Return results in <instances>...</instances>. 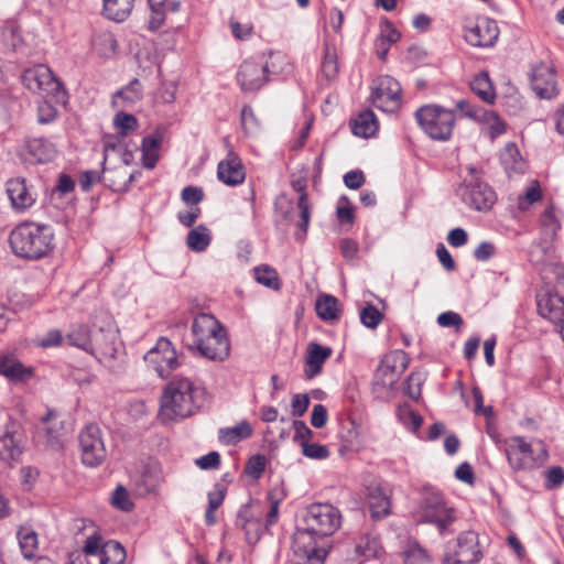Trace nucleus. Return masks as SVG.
Listing matches in <instances>:
<instances>
[{"instance_id": "obj_1", "label": "nucleus", "mask_w": 564, "mask_h": 564, "mask_svg": "<svg viewBox=\"0 0 564 564\" xmlns=\"http://www.w3.org/2000/svg\"><path fill=\"white\" fill-rule=\"evenodd\" d=\"M303 523L293 534L292 564H324V551L317 547V540L338 530L339 511L329 503H314L306 508Z\"/></svg>"}, {"instance_id": "obj_2", "label": "nucleus", "mask_w": 564, "mask_h": 564, "mask_svg": "<svg viewBox=\"0 0 564 564\" xmlns=\"http://www.w3.org/2000/svg\"><path fill=\"white\" fill-rule=\"evenodd\" d=\"M205 390L189 378L175 376L161 397L160 417L163 422L185 419L204 403Z\"/></svg>"}, {"instance_id": "obj_3", "label": "nucleus", "mask_w": 564, "mask_h": 564, "mask_svg": "<svg viewBox=\"0 0 564 564\" xmlns=\"http://www.w3.org/2000/svg\"><path fill=\"white\" fill-rule=\"evenodd\" d=\"M192 334L199 354L210 360L224 361L230 343L224 326L210 314L200 313L192 323Z\"/></svg>"}, {"instance_id": "obj_4", "label": "nucleus", "mask_w": 564, "mask_h": 564, "mask_svg": "<svg viewBox=\"0 0 564 564\" xmlns=\"http://www.w3.org/2000/svg\"><path fill=\"white\" fill-rule=\"evenodd\" d=\"M54 234L50 226L23 223L10 234L12 251L21 258L40 259L53 249Z\"/></svg>"}, {"instance_id": "obj_5", "label": "nucleus", "mask_w": 564, "mask_h": 564, "mask_svg": "<svg viewBox=\"0 0 564 564\" xmlns=\"http://www.w3.org/2000/svg\"><path fill=\"white\" fill-rule=\"evenodd\" d=\"M414 116L417 124L431 139L447 141L451 138L456 121L453 110L438 105H424Z\"/></svg>"}, {"instance_id": "obj_6", "label": "nucleus", "mask_w": 564, "mask_h": 564, "mask_svg": "<svg viewBox=\"0 0 564 564\" xmlns=\"http://www.w3.org/2000/svg\"><path fill=\"white\" fill-rule=\"evenodd\" d=\"M22 83L26 89L51 98L55 102H65L66 91L52 70L43 65H35L22 74Z\"/></svg>"}, {"instance_id": "obj_7", "label": "nucleus", "mask_w": 564, "mask_h": 564, "mask_svg": "<svg viewBox=\"0 0 564 564\" xmlns=\"http://www.w3.org/2000/svg\"><path fill=\"white\" fill-rule=\"evenodd\" d=\"M539 453L534 455V451L530 443H527L521 436H512L506 441V455L512 469L514 470H532L542 466L547 457V451L542 442Z\"/></svg>"}, {"instance_id": "obj_8", "label": "nucleus", "mask_w": 564, "mask_h": 564, "mask_svg": "<svg viewBox=\"0 0 564 564\" xmlns=\"http://www.w3.org/2000/svg\"><path fill=\"white\" fill-rule=\"evenodd\" d=\"M482 557L478 534L475 531H464L453 543H448L443 564H476Z\"/></svg>"}, {"instance_id": "obj_9", "label": "nucleus", "mask_w": 564, "mask_h": 564, "mask_svg": "<svg viewBox=\"0 0 564 564\" xmlns=\"http://www.w3.org/2000/svg\"><path fill=\"white\" fill-rule=\"evenodd\" d=\"M91 332V355L113 356L117 328L112 316L106 311H97L94 315Z\"/></svg>"}, {"instance_id": "obj_10", "label": "nucleus", "mask_w": 564, "mask_h": 564, "mask_svg": "<svg viewBox=\"0 0 564 564\" xmlns=\"http://www.w3.org/2000/svg\"><path fill=\"white\" fill-rule=\"evenodd\" d=\"M144 361L159 377L167 378L180 366V359L170 339L160 337L145 355Z\"/></svg>"}, {"instance_id": "obj_11", "label": "nucleus", "mask_w": 564, "mask_h": 564, "mask_svg": "<svg viewBox=\"0 0 564 564\" xmlns=\"http://www.w3.org/2000/svg\"><path fill=\"white\" fill-rule=\"evenodd\" d=\"M422 520L436 524L440 532L444 533L455 521L454 510L448 508L440 492L426 491L422 498Z\"/></svg>"}, {"instance_id": "obj_12", "label": "nucleus", "mask_w": 564, "mask_h": 564, "mask_svg": "<svg viewBox=\"0 0 564 564\" xmlns=\"http://www.w3.org/2000/svg\"><path fill=\"white\" fill-rule=\"evenodd\" d=\"M78 438L83 464L88 467L99 466L107 455L99 426L87 424L79 433Z\"/></svg>"}, {"instance_id": "obj_13", "label": "nucleus", "mask_w": 564, "mask_h": 564, "mask_svg": "<svg viewBox=\"0 0 564 564\" xmlns=\"http://www.w3.org/2000/svg\"><path fill=\"white\" fill-rule=\"evenodd\" d=\"M83 551L86 555H97L100 564H123L127 556L124 547L119 542L105 541L97 533L86 539Z\"/></svg>"}, {"instance_id": "obj_14", "label": "nucleus", "mask_w": 564, "mask_h": 564, "mask_svg": "<svg viewBox=\"0 0 564 564\" xmlns=\"http://www.w3.org/2000/svg\"><path fill=\"white\" fill-rule=\"evenodd\" d=\"M371 99L373 105L383 111L395 110L401 99L399 82L390 76L380 77L372 90Z\"/></svg>"}, {"instance_id": "obj_15", "label": "nucleus", "mask_w": 564, "mask_h": 564, "mask_svg": "<svg viewBox=\"0 0 564 564\" xmlns=\"http://www.w3.org/2000/svg\"><path fill=\"white\" fill-rule=\"evenodd\" d=\"M268 73L267 64L247 59L237 72V82L242 91H257L268 82Z\"/></svg>"}, {"instance_id": "obj_16", "label": "nucleus", "mask_w": 564, "mask_h": 564, "mask_svg": "<svg viewBox=\"0 0 564 564\" xmlns=\"http://www.w3.org/2000/svg\"><path fill=\"white\" fill-rule=\"evenodd\" d=\"M463 200L476 210H488L496 202L495 192L486 184L475 181L459 188Z\"/></svg>"}, {"instance_id": "obj_17", "label": "nucleus", "mask_w": 564, "mask_h": 564, "mask_svg": "<svg viewBox=\"0 0 564 564\" xmlns=\"http://www.w3.org/2000/svg\"><path fill=\"white\" fill-rule=\"evenodd\" d=\"M531 87L543 99H551L557 94L554 68L540 62L532 67L530 75Z\"/></svg>"}, {"instance_id": "obj_18", "label": "nucleus", "mask_w": 564, "mask_h": 564, "mask_svg": "<svg viewBox=\"0 0 564 564\" xmlns=\"http://www.w3.org/2000/svg\"><path fill=\"white\" fill-rule=\"evenodd\" d=\"M499 36V29L497 22L482 18L478 19L473 28L465 31L464 37L467 43L478 47L492 46Z\"/></svg>"}, {"instance_id": "obj_19", "label": "nucleus", "mask_w": 564, "mask_h": 564, "mask_svg": "<svg viewBox=\"0 0 564 564\" xmlns=\"http://www.w3.org/2000/svg\"><path fill=\"white\" fill-rule=\"evenodd\" d=\"M391 495L392 490L388 484L378 482L368 487L367 501L373 520H381L390 514Z\"/></svg>"}, {"instance_id": "obj_20", "label": "nucleus", "mask_w": 564, "mask_h": 564, "mask_svg": "<svg viewBox=\"0 0 564 564\" xmlns=\"http://www.w3.org/2000/svg\"><path fill=\"white\" fill-rule=\"evenodd\" d=\"M0 375L14 384H24L35 377V369L25 366L14 355H0Z\"/></svg>"}, {"instance_id": "obj_21", "label": "nucleus", "mask_w": 564, "mask_h": 564, "mask_svg": "<svg viewBox=\"0 0 564 564\" xmlns=\"http://www.w3.org/2000/svg\"><path fill=\"white\" fill-rule=\"evenodd\" d=\"M6 192L15 212L29 209L36 200L32 187L26 184L24 178H12L6 184Z\"/></svg>"}, {"instance_id": "obj_22", "label": "nucleus", "mask_w": 564, "mask_h": 564, "mask_svg": "<svg viewBox=\"0 0 564 564\" xmlns=\"http://www.w3.org/2000/svg\"><path fill=\"white\" fill-rule=\"evenodd\" d=\"M291 185L294 191L300 193L297 198L299 220L296 223L299 232L295 234V239L301 241L304 239L308 229L312 207L306 193V180L304 177L292 178Z\"/></svg>"}, {"instance_id": "obj_23", "label": "nucleus", "mask_w": 564, "mask_h": 564, "mask_svg": "<svg viewBox=\"0 0 564 564\" xmlns=\"http://www.w3.org/2000/svg\"><path fill=\"white\" fill-rule=\"evenodd\" d=\"M217 176L229 186H236L245 181V167L239 156L231 149L228 151L227 158L218 163Z\"/></svg>"}, {"instance_id": "obj_24", "label": "nucleus", "mask_w": 564, "mask_h": 564, "mask_svg": "<svg viewBox=\"0 0 564 564\" xmlns=\"http://www.w3.org/2000/svg\"><path fill=\"white\" fill-rule=\"evenodd\" d=\"M536 305L539 314L554 324L564 318V301L557 293L551 291L539 292Z\"/></svg>"}, {"instance_id": "obj_25", "label": "nucleus", "mask_w": 564, "mask_h": 564, "mask_svg": "<svg viewBox=\"0 0 564 564\" xmlns=\"http://www.w3.org/2000/svg\"><path fill=\"white\" fill-rule=\"evenodd\" d=\"M332 348L317 343H310L305 357L304 375L306 379H313L322 372L324 362L332 356Z\"/></svg>"}, {"instance_id": "obj_26", "label": "nucleus", "mask_w": 564, "mask_h": 564, "mask_svg": "<svg viewBox=\"0 0 564 564\" xmlns=\"http://www.w3.org/2000/svg\"><path fill=\"white\" fill-rule=\"evenodd\" d=\"M164 132V127H158L152 134L144 137L142 140V164L148 170L154 169L159 161V149L163 141Z\"/></svg>"}, {"instance_id": "obj_27", "label": "nucleus", "mask_w": 564, "mask_h": 564, "mask_svg": "<svg viewBox=\"0 0 564 564\" xmlns=\"http://www.w3.org/2000/svg\"><path fill=\"white\" fill-rule=\"evenodd\" d=\"M384 550L381 545L378 536L366 533L362 534L356 542L355 554L361 561H368L371 558H380Z\"/></svg>"}, {"instance_id": "obj_28", "label": "nucleus", "mask_w": 564, "mask_h": 564, "mask_svg": "<svg viewBox=\"0 0 564 564\" xmlns=\"http://www.w3.org/2000/svg\"><path fill=\"white\" fill-rule=\"evenodd\" d=\"M26 151L36 163L52 161L57 151L56 147L44 138H32L26 141Z\"/></svg>"}, {"instance_id": "obj_29", "label": "nucleus", "mask_w": 564, "mask_h": 564, "mask_svg": "<svg viewBox=\"0 0 564 564\" xmlns=\"http://www.w3.org/2000/svg\"><path fill=\"white\" fill-rule=\"evenodd\" d=\"M41 422L42 430L46 437V444L53 447L58 446L64 426L57 412L48 409Z\"/></svg>"}, {"instance_id": "obj_30", "label": "nucleus", "mask_w": 564, "mask_h": 564, "mask_svg": "<svg viewBox=\"0 0 564 564\" xmlns=\"http://www.w3.org/2000/svg\"><path fill=\"white\" fill-rule=\"evenodd\" d=\"M352 133L361 138H370L378 130V121L371 110H365L358 115L352 123Z\"/></svg>"}, {"instance_id": "obj_31", "label": "nucleus", "mask_w": 564, "mask_h": 564, "mask_svg": "<svg viewBox=\"0 0 564 564\" xmlns=\"http://www.w3.org/2000/svg\"><path fill=\"white\" fill-rule=\"evenodd\" d=\"M19 546L25 560H32L39 546L37 533L30 527L22 525L17 532Z\"/></svg>"}, {"instance_id": "obj_32", "label": "nucleus", "mask_w": 564, "mask_h": 564, "mask_svg": "<svg viewBox=\"0 0 564 564\" xmlns=\"http://www.w3.org/2000/svg\"><path fill=\"white\" fill-rule=\"evenodd\" d=\"M128 171L124 166L102 169V182L113 192L128 191Z\"/></svg>"}, {"instance_id": "obj_33", "label": "nucleus", "mask_w": 564, "mask_h": 564, "mask_svg": "<svg viewBox=\"0 0 564 564\" xmlns=\"http://www.w3.org/2000/svg\"><path fill=\"white\" fill-rule=\"evenodd\" d=\"M134 0H104L106 17L116 22L124 21L133 9Z\"/></svg>"}, {"instance_id": "obj_34", "label": "nucleus", "mask_w": 564, "mask_h": 564, "mask_svg": "<svg viewBox=\"0 0 564 564\" xmlns=\"http://www.w3.org/2000/svg\"><path fill=\"white\" fill-rule=\"evenodd\" d=\"M251 435L252 427L246 421H242L234 427L219 430V441L226 445H235L242 440L249 438Z\"/></svg>"}, {"instance_id": "obj_35", "label": "nucleus", "mask_w": 564, "mask_h": 564, "mask_svg": "<svg viewBox=\"0 0 564 564\" xmlns=\"http://www.w3.org/2000/svg\"><path fill=\"white\" fill-rule=\"evenodd\" d=\"M470 88L487 104H492L496 99V93L487 73L476 75L470 83Z\"/></svg>"}, {"instance_id": "obj_36", "label": "nucleus", "mask_w": 564, "mask_h": 564, "mask_svg": "<svg viewBox=\"0 0 564 564\" xmlns=\"http://www.w3.org/2000/svg\"><path fill=\"white\" fill-rule=\"evenodd\" d=\"M408 355L404 351H394L386 356L379 368V372H382L383 376H387L389 372L392 376L401 375L408 368Z\"/></svg>"}, {"instance_id": "obj_37", "label": "nucleus", "mask_w": 564, "mask_h": 564, "mask_svg": "<svg viewBox=\"0 0 564 564\" xmlns=\"http://www.w3.org/2000/svg\"><path fill=\"white\" fill-rule=\"evenodd\" d=\"M315 310L323 321L330 322L339 318L338 300L333 295L321 296L316 301Z\"/></svg>"}, {"instance_id": "obj_38", "label": "nucleus", "mask_w": 564, "mask_h": 564, "mask_svg": "<svg viewBox=\"0 0 564 564\" xmlns=\"http://www.w3.org/2000/svg\"><path fill=\"white\" fill-rule=\"evenodd\" d=\"M500 162L507 172H521L523 162L514 143H507L500 153Z\"/></svg>"}, {"instance_id": "obj_39", "label": "nucleus", "mask_w": 564, "mask_h": 564, "mask_svg": "<svg viewBox=\"0 0 564 564\" xmlns=\"http://www.w3.org/2000/svg\"><path fill=\"white\" fill-rule=\"evenodd\" d=\"M485 128L487 129V133L489 134L491 140H495L499 135L506 132V123L500 119V117L491 111L485 110L481 111V115L478 118Z\"/></svg>"}, {"instance_id": "obj_40", "label": "nucleus", "mask_w": 564, "mask_h": 564, "mask_svg": "<svg viewBox=\"0 0 564 564\" xmlns=\"http://www.w3.org/2000/svg\"><path fill=\"white\" fill-rule=\"evenodd\" d=\"M210 239L209 230L199 225L188 232L186 243L191 250L202 252L209 246Z\"/></svg>"}, {"instance_id": "obj_41", "label": "nucleus", "mask_w": 564, "mask_h": 564, "mask_svg": "<svg viewBox=\"0 0 564 564\" xmlns=\"http://www.w3.org/2000/svg\"><path fill=\"white\" fill-rule=\"evenodd\" d=\"M67 340L70 345L87 352L91 350V332L86 325L74 326L67 334Z\"/></svg>"}, {"instance_id": "obj_42", "label": "nucleus", "mask_w": 564, "mask_h": 564, "mask_svg": "<svg viewBox=\"0 0 564 564\" xmlns=\"http://www.w3.org/2000/svg\"><path fill=\"white\" fill-rule=\"evenodd\" d=\"M150 8L149 29L159 30L165 22L166 0H148Z\"/></svg>"}, {"instance_id": "obj_43", "label": "nucleus", "mask_w": 564, "mask_h": 564, "mask_svg": "<svg viewBox=\"0 0 564 564\" xmlns=\"http://www.w3.org/2000/svg\"><path fill=\"white\" fill-rule=\"evenodd\" d=\"M254 279L258 283L271 288L273 290L280 289V281L278 272L269 265H259L253 269Z\"/></svg>"}, {"instance_id": "obj_44", "label": "nucleus", "mask_w": 564, "mask_h": 564, "mask_svg": "<svg viewBox=\"0 0 564 564\" xmlns=\"http://www.w3.org/2000/svg\"><path fill=\"white\" fill-rule=\"evenodd\" d=\"M1 39L3 43L15 48L21 43L20 26L15 21H4L1 26Z\"/></svg>"}, {"instance_id": "obj_45", "label": "nucleus", "mask_w": 564, "mask_h": 564, "mask_svg": "<svg viewBox=\"0 0 564 564\" xmlns=\"http://www.w3.org/2000/svg\"><path fill=\"white\" fill-rule=\"evenodd\" d=\"M322 72L324 76L332 80L338 74L337 54L334 47L325 46L324 57L322 61Z\"/></svg>"}, {"instance_id": "obj_46", "label": "nucleus", "mask_w": 564, "mask_h": 564, "mask_svg": "<svg viewBox=\"0 0 564 564\" xmlns=\"http://www.w3.org/2000/svg\"><path fill=\"white\" fill-rule=\"evenodd\" d=\"M405 564H429L426 552L416 543H410L401 553Z\"/></svg>"}, {"instance_id": "obj_47", "label": "nucleus", "mask_w": 564, "mask_h": 564, "mask_svg": "<svg viewBox=\"0 0 564 564\" xmlns=\"http://www.w3.org/2000/svg\"><path fill=\"white\" fill-rule=\"evenodd\" d=\"M0 453L9 458V459H17L22 451L18 444V442L14 440V436L12 433H6L3 436L0 437Z\"/></svg>"}, {"instance_id": "obj_48", "label": "nucleus", "mask_w": 564, "mask_h": 564, "mask_svg": "<svg viewBox=\"0 0 564 564\" xmlns=\"http://www.w3.org/2000/svg\"><path fill=\"white\" fill-rule=\"evenodd\" d=\"M382 318V313L372 304H368L360 312V321L368 328H376Z\"/></svg>"}, {"instance_id": "obj_49", "label": "nucleus", "mask_w": 564, "mask_h": 564, "mask_svg": "<svg viewBox=\"0 0 564 564\" xmlns=\"http://www.w3.org/2000/svg\"><path fill=\"white\" fill-rule=\"evenodd\" d=\"M113 124L122 137H126L130 131L134 130L138 121L133 115L119 112L113 119Z\"/></svg>"}, {"instance_id": "obj_50", "label": "nucleus", "mask_w": 564, "mask_h": 564, "mask_svg": "<svg viewBox=\"0 0 564 564\" xmlns=\"http://www.w3.org/2000/svg\"><path fill=\"white\" fill-rule=\"evenodd\" d=\"M300 444L302 447L303 455L308 458L325 459L329 456V451L324 445L308 442H301Z\"/></svg>"}, {"instance_id": "obj_51", "label": "nucleus", "mask_w": 564, "mask_h": 564, "mask_svg": "<svg viewBox=\"0 0 564 564\" xmlns=\"http://www.w3.org/2000/svg\"><path fill=\"white\" fill-rule=\"evenodd\" d=\"M111 503L122 511H130L133 508L129 492L123 486H118L115 489L111 497Z\"/></svg>"}, {"instance_id": "obj_52", "label": "nucleus", "mask_w": 564, "mask_h": 564, "mask_svg": "<svg viewBox=\"0 0 564 564\" xmlns=\"http://www.w3.org/2000/svg\"><path fill=\"white\" fill-rule=\"evenodd\" d=\"M116 97L127 99L129 102H134L142 97V85L139 79L134 78L130 82L129 86L124 89L119 90Z\"/></svg>"}, {"instance_id": "obj_53", "label": "nucleus", "mask_w": 564, "mask_h": 564, "mask_svg": "<svg viewBox=\"0 0 564 564\" xmlns=\"http://www.w3.org/2000/svg\"><path fill=\"white\" fill-rule=\"evenodd\" d=\"M265 468V457L263 455L252 456L247 465L246 473L252 478H260Z\"/></svg>"}, {"instance_id": "obj_54", "label": "nucleus", "mask_w": 564, "mask_h": 564, "mask_svg": "<svg viewBox=\"0 0 564 564\" xmlns=\"http://www.w3.org/2000/svg\"><path fill=\"white\" fill-rule=\"evenodd\" d=\"M182 200L187 205H198L204 199V192L196 186H186L181 193Z\"/></svg>"}, {"instance_id": "obj_55", "label": "nucleus", "mask_w": 564, "mask_h": 564, "mask_svg": "<svg viewBox=\"0 0 564 564\" xmlns=\"http://www.w3.org/2000/svg\"><path fill=\"white\" fill-rule=\"evenodd\" d=\"M547 489H554L560 487L564 482V469L560 466L551 467L545 471Z\"/></svg>"}, {"instance_id": "obj_56", "label": "nucleus", "mask_w": 564, "mask_h": 564, "mask_svg": "<svg viewBox=\"0 0 564 564\" xmlns=\"http://www.w3.org/2000/svg\"><path fill=\"white\" fill-rule=\"evenodd\" d=\"M541 199V189L536 186H531L527 189L523 197H519V208L525 210L529 206Z\"/></svg>"}, {"instance_id": "obj_57", "label": "nucleus", "mask_w": 564, "mask_h": 564, "mask_svg": "<svg viewBox=\"0 0 564 564\" xmlns=\"http://www.w3.org/2000/svg\"><path fill=\"white\" fill-rule=\"evenodd\" d=\"M365 182V175L360 170L349 171L344 175V183L350 189L360 188Z\"/></svg>"}, {"instance_id": "obj_58", "label": "nucleus", "mask_w": 564, "mask_h": 564, "mask_svg": "<svg viewBox=\"0 0 564 564\" xmlns=\"http://www.w3.org/2000/svg\"><path fill=\"white\" fill-rule=\"evenodd\" d=\"M270 508L267 513V525L270 527L278 521L279 518V505L281 501V498L275 495L274 491H270L268 496Z\"/></svg>"}, {"instance_id": "obj_59", "label": "nucleus", "mask_w": 564, "mask_h": 564, "mask_svg": "<svg viewBox=\"0 0 564 564\" xmlns=\"http://www.w3.org/2000/svg\"><path fill=\"white\" fill-rule=\"evenodd\" d=\"M310 405V398L307 394H295L291 402L292 414L294 416H303Z\"/></svg>"}, {"instance_id": "obj_60", "label": "nucleus", "mask_w": 564, "mask_h": 564, "mask_svg": "<svg viewBox=\"0 0 564 564\" xmlns=\"http://www.w3.org/2000/svg\"><path fill=\"white\" fill-rule=\"evenodd\" d=\"M196 465L204 470L216 469L220 465V455L217 452H210L196 460Z\"/></svg>"}, {"instance_id": "obj_61", "label": "nucleus", "mask_w": 564, "mask_h": 564, "mask_svg": "<svg viewBox=\"0 0 564 564\" xmlns=\"http://www.w3.org/2000/svg\"><path fill=\"white\" fill-rule=\"evenodd\" d=\"M327 422V410L323 404H315L311 414V423L316 429H322Z\"/></svg>"}, {"instance_id": "obj_62", "label": "nucleus", "mask_w": 564, "mask_h": 564, "mask_svg": "<svg viewBox=\"0 0 564 564\" xmlns=\"http://www.w3.org/2000/svg\"><path fill=\"white\" fill-rule=\"evenodd\" d=\"M241 123L248 133H252L258 126L257 118L250 106H243L241 110Z\"/></svg>"}, {"instance_id": "obj_63", "label": "nucleus", "mask_w": 564, "mask_h": 564, "mask_svg": "<svg viewBox=\"0 0 564 564\" xmlns=\"http://www.w3.org/2000/svg\"><path fill=\"white\" fill-rule=\"evenodd\" d=\"M437 323L442 327H452V326L460 327L463 324V319L459 314L448 311V312H444L438 315Z\"/></svg>"}, {"instance_id": "obj_64", "label": "nucleus", "mask_w": 564, "mask_h": 564, "mask_svg": "<svg viewBox=\"0 0 564 564\" xmlns=\"http://www.w3.org/2000/svg\"><path fill=\"white\" fill-rule=\"evenodd\" d=\"M495 245L488 241H484L475 249L474 257L478 261H487L495 254Z\"/></svg>"}]
</instances>
